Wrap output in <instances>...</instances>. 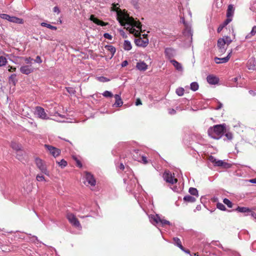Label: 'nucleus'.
I'll list each match as a JSON object with an SVG mask.
<instances>
[{
	"label": "nucleus",
	"mask_w": 256,
	"mask_h": 256,
	"mask_svg": "<svg viewBox=\"0 0 256 256\" xmlns=\"http://www.w3.org/2000/svg\"><path fill=\"white\" fill-rule=\"evenodd\" d=\"M251 216L256 222V214L254 212H252L251 213Z\"/></svg>",
	"instance_id": "e2e57ef3"
},
{
	"label": "nucleus",
	"mask_w": 256,
	"mask_h": 256,
	"mask_svg": "<svg viewBox=\"0 0 256 256\" xmlns=\"http://www.w3.org/2000/svg\"><path fill=\"white\" fill-rule=\"evenodd\" d=\"M160 222L162 225H166V224L170 225V222L166 220H164V219L160 220Z\"/></svg>",
	"instance_id": "603ef678"
},
{
	"label": "nucleus",
	"mask_w": 256,
	"mask_h": 256,
	"mask_svg": "<svg viewBox=\"0 0 256 256\" xmlns=\"http://www.w3.org/2000/svg\"><path fill=\"white\" fill-rule=\"evenodd\" d=\"M10 147L16 152H20L21 150H22V145L16 142H12L10 145Z\"/></svg>",
	"instance_id": "aec40b11"
},
{
	"label": "nucleus",
	"mask_w": 256,
	"mask_h": 256,
	"mask_svg": "<svg viewBox=\"0 0 256 256\" xmlns=\"http://www.w3.org/2000/svg\"><path fill=\"white\" fill-rule=\"evenodd\" d=\"M183 251H184V252H186V253H188V254H190V250H186V249L184 248V250H183Z\"/></svg>",
	"instance_id": "774afa93"
},
{
	"label": "nucleus",
	"mask_w": 256,
	"mask_h": 256,
	"mask_svg": "<svg viewBox=\"0 0 256 256\" xmlns=\"http://www.w3.org/2000/svg\"><path fill=\"white\" fill-rule=\"evenodd\" d=\"M141 104H142V102L140 99V98H138L136 100V105L139 106V105H141Z\"/></svg>",
	"instance_id": "6e6d98bb"
},
{
	"label": "nucleus",
	"mask_w": 256,
	"mask_h": 256,
	"mask_svg": "<svg viewBox=\"0 0 256 256\" xmlns=\"http://www.w3.org/2000/svg\"><path fill=\"white\" fill-rule=\"evenodd\" d=\"M247 66L249 70H254L256 69V60L255 58H252L249 59Z\"/></svg>",
	"instance_id": "f3484780"
},
{
	"label": "nucleus",
	"mask_w": 256,
	"mask_h": 256,
	"mask_svg": "<svg viewBox=\"0 0 256 256\" xmlns=\"http://www.w3.org/2000/svg\"><path fill=\"white\" fill-rule=\"evenodd\" d=\"M136 68L141 71H144L148 68V65L144 62H139L136 64Z\"/></svg>",
	"instance_id": "4be33fe9"
},
{
	"label": "nucleus",
	"mask_w": 256,
	"mask_h": 256,
	"mask_svg": "<svg viewBox=\"0 0 256 256\" xmlns=\"http://www.w3.org/2000/svg\"><path fill=\"white\" fill-rule=\"evenodd\" d=\"M32 59L30 57L29 58H24V61L26 62V64H29L30 62L32 60Z\"/></svg>",
	"instance_id": "052dcab7"
},
{
	"label": "nucleus",
	"mask_w": 256,
	"mask_h": 256,
	"mask_svg": "<svg viewBox=\"0 0 256 256\" xmlns=\"http://www.w3.org/2000/svg\"><path fill=\"white\" fill-rule=\"evenodd\" d=\"M250 182L251 183L256 184V178L250 180Z\"/></svg>",
	"instance_id": "338daca9"
},
{
	"label": "nucleus",
	"mask_w": 256,
	"mask_h": 256,
	"mask_svg": "<svg viewBox=\"0 0 256 256\" xmlns=\"http://www.w3.org/2000/svg\"><path fill=\"white\" fill-rule=\"evenodd\" d=\"M128 64V62L127 60H124L122 63V67H124V66H126Z\"/></svg>",
	"instance_id": "680f3d73"
},
{
	"label": "nucleus",
	"mask_w": 256,
	"mask_h": 256,
	"mask_svg": "<svg viewBox=\"0 0 256 256\" xmlns=\"http://www.w3.org/2000/svg\"><path fill=\"white\" fill-rule=\"evenodd\" d=\"M223 202L224 204L227 205V206L230 208H232V203L228 198H224L223 200Z\"/></svg>",
	"instance_id": "ea45409f"
},
{
	"label": "nucleus",
	"mask_w": 256,
	"mask_h": 256,
	"mask_svg": "<svg viewBox=\"0 0 256 256\" xmlns=\"http://www.w3.org/2000/svg\"><path fill=\"white\" fill-rule=\"evenodd\" d=\"M118 4H112V10L115 11L117 13V19L120 24L121 25L124 24V22H126L127 24H132L136 26L138 28L140 29L142 31V24L139 21H136L134 19L130 16L129 14L127 13V12L124 10L122 11L118 7H117Z\"/></svg>",
	"instance_id": "f257e3e1"
},
{
	"label": "nucleus",
	"mask_w": 256,
	"mask_h": 256,
	"mask_svg": "<svg viewBox=\"0 0 256 256\" xmlns=\"http://www.w3.org/2000/svg\"><path fill=\"white\" fill-rule=\"evenodd\" d=\"M164 53L166 56L168 60H171L174 56V50L172 48H166Z\"/></svg>",
	"instance_id": "a211bd4d"
},
{
	"label": "nucleus",
	"mask_w": 256,
	"mask_h": 256,
	"mask_svg": "<svg viewBox=\"0 0 256 256\" xmlns=\"http://www.w3.org/2000/svg\"><path fill=\"white\" fill-rule=\"evenodd\" d=\"M184 90L182 88H176V92L178 96H182L184 95Z\"/></svg>",
	"instance_id": "4c0bfd02"
},
{
	"label": "nucleus",
	"mask_w": 256,
	"mask_h": 256,
	"mask_svg": "<svg viewBox=\"0 0 256 256\" xmlns=\"http://www.w3.org/2000/svg\"><path fill=\"white\" fill-rule=\"evenodd\" d=\"M44 147L50 152L54 156L56 157L60 154V150L52 146L45 144Z\"/></svg>",
	"instance_id": "0eeeda50"
},
{
	"label": "nucleus",
	"mask_w": 256,
	"mask_h": 256,
	"mask_svg": "<svg viewBox=\"0 0 256 256\" xmlns=\"http://www.w3.org/2000/svg\"><path fill=\"white\" fill-rule=\"evenodd\" d=\"M90 20L92 21L96 24L100 26H106L108 24V22H105L98 18H96L94 14H92L90 16Z\"/></svg>",
	"instance_id": "4468645a"
},
{
	"label": "nucleus",
	"mask_w": 256,
	"mask_h": 256,
	"mask_svg": "<svg viewBox=\"0 0 256 256\" xmlns=\"http://www.w3.org/2000/svg\"><path fill=\"white\" fill-rule=\"evenodd\" d=\"M184 200L186 202H194L196 200L194 197L188 195L184 198Z\"/></svg>",
	"instance_id": "473e14b6"
},
{
	"label": "nucleus",
	"mask_w": 256,
	"mask_h": 256,
	"mask_svg": "<svg viewBox=\"0 0 256 256\" xmlns=\"http://www.w3.org/2000/svg\"><path fill=\"white\" fill-rule=\"evenodd\" d=\"M170 62L173 64L175 68L178 70H182V66L180 63L174 60H171Z\"/></svg>",
	"instance_id": "bb28decb"
},
{
	"label": "nucleus",
	"mask_w": 256,
	"mask_h": 256,
	"mask_svg": "<svg viewBox=\"0 0 256 256\" xmlns=\"http://www.w3.org/2000/svg\"><path fill=\"white\" fill-rule=\"evenodd\" d=\"M185 29L184 31V34L188 36H192V31L191 28L189 27L188 25H186Z\"/></svg>",
	"instance_id": "cd10ccee"
},
{
	"label": "nucleus",
	"mask_w": 256,
	"mask_h": 256,
	"mask_svg": "<svg viewBox=\"0 0 256 256\" xmlns=\"http://www.w3.org/2000/svg\"><path fill=\"white\" fill-rule=\"evenodd\" d=\"M97 80L100 82H106L110 80L104 76H98L96 78Z\"/></svg>",
	"instance_id": "37998d69"
},
{
	"label": "nucleus",
	"mask_w": 256,
	"mask_h": 256,
	"mask_svg": "<svg viewBox=\"0 0 256 256\" xmlns=\"http://www.w3.org/2000/svg\"><path fill=\"white\" fill-rule=\"evenodd\" d=\"M208 160L210 162L213 163L214 165L215 164H216V160H217L214 156H210L208 157Z\"/></svg>",
	"instance_id": "3c124183"
},
{
	"label": "nucleus",
	"mask_w": 256,
	"mask_h": 256,
	"mask_svg": "<svg viewBox=\"0 0 256 256\" xmlns=\"http://www.w3.org/2000/svg\"><path fill=\"white\" fill-rule=\"evenodd\" d=\"M232 20V18L231 17H227V18L224 20L222 24L226 26L228 25L231 21Z\"/></svg>",
	"instance_id": "09e8293b"
},
{
	"label": "nucleus",
	"mask_w": 256,
	"mask_h": 256,
	"mask_svg": "<svg viewBox=\"0 0 256 256\" xmlns=\"http://www.w3.org/2000/svg\"><path fill=\"white\" fill-rule=\"evenodd\" d=\"M35 62H38V63H39V64H40L42 62V60H41V58L40 56H37L36 58V59L35 60Z\"/></svg>",
	"instance_id": "4d7b16f0"
},
{
	"label": "nucleus",
	"mask_w": 256,
	"mask_h": 256,
	"mask_svg": "<svg viewBox=\"0 0 256 256\" xmlns=\"http://www.w3.org/2000/svg\"><path fill=\"white\" fill-rule=\"evenodd\" d=\"M8 70L10 72H15L16 70V68L12 66H8Z\"/></svg>",
	"instance_id": "5fc2aeb1"
},
{
	"label": "nucleus",
	"mask_w": 256,
	"mask_h": 256,
	"mask_svg": "<svg viewBox=\"0 0 256 256\" xmlns=\"http://www.w3.org/2000/svg\"><path fill=\"white\" fill-rule=\"evenodd\" d=\"M41 26H42L46 27V28H48L50 30H57V28L56 26H52L50 24H48L46 22H42Z\"/></svg>",
	"instance_id": "f704fd0d"
},
{
	"label": "nucleus",
	"mask_w": 256,
	"mask_h": 256,
	"mask_svg": "<svg viewBox=\"0 0 256 256\" xmlns=\"http://www.w3.org/2000/svg\"><path fill=\"white\" fill-rule=\"evenodd\" d=\"M35 162L37 168L42 172L48 176L50 175V172L47 169L45 162L40 158H36L35 159Z\"/></svg>",
	"instance_id": "20e7f679"
},
{
	"label": "nucleus",
	"mask_w": 256,
	"mask_h": 256,
	"mask_svg": "<svg viewBox=\"0 0 256 256\" xmlns=\"http://www.w3.org/2000/svg\"><path fill=\"white\" fill-rule=\"evenodd\" d=\"M16 74H12L8 78V82L10 84H12L13 86H15L16 83L17 82V80L16 78Z\"/></svg>",
	"instance_id": "b1692460"
},
{
	"label": "nucleus",
	"mask_w": 256,
	"mask_h": 256,
	"mask_svg": "<svg viewBox=\"0 0 256 256\" xmlns=\"http://www.w3.org/2000/svg\"><path fill=\"white\" fill-rule=\"evenodd\" d=\"M58 166L62 168H64L67 166V162L64 159L62 160L60 162H57Z\"/></svg>",
	"instance_id": "58836bf2"
},
{
	"label": "nucleus",
	"mask_w": 256,
	"mask_h": 256,
	"mask_svg": "<svg viewBox=\"0 0 256 256\" xmlns=\"http://www.w3.org/2000/svg\"><path fill=\"white\" fill-rule=\"evenodd\" d=\"M53 10L54 12H56L58 14L60 12V9L58 6H54V8Z\"/></svg>",
	"instance_id": "13d9d810"
},
{
	"label": "nucleus",
	"mask_w": 256,
	"mask_h": 256,
	"mask_svg": "<svg viewBox=\"0 0 256 256\" xmlns=\"http://www.w3.org/2000/svg\"><path fill=\"white\" fill-rule=\"evenodd\" d=\"M105 48L111 53V58H112L116 52V48L111 45H106L105 46Z\"/></svg>",
	"instance_id": "c85d7f7f"
},
{
	"label": "nucleus",
	"mask_w": 256,
	"mask_h": 256,
	"mask_svg": "<svg viewBox=\"0 0 256 256\" xmlns=\"http://www.w3.org/2000/svg\"><path fill=\"white\" fill-rule=\"evenodd\" d=\"M216 206L217 208L222 210H225L226 209L225 206L222 203L218 202L216 204Z\"/></svg>",
	"instance_id": "de8ad7c7"
},
{
	"label": "nucleus",
	"mask_w": 256,
	"mask_h": 256,
	"mask_svg": "<svg viewBox=\"0 0 256 256\" xmlns=\"http://www.w3.org/2000/svg\"><path fill=\"white\" fill-rule=\"evenodd\" d=\"M124 49L126 50H130L132 49V46L130 41L125 40L124 42Z\"/></svg>",
	"instance_id": "c756f323"
},
{
	"label": "nucleus",
	"mask_w": 256,
	"mask_h": 256,
	"mask_svg": "<svg viewBox=\"0 0 256 256\" xmlns=\"http://www.w3.org/2000/svg\"><path fill=\"white\" fill-rule=\"evenodd\" d=\"M7 62L6 58L3 56H0V66H4Z\"/></svg>",
	"instance_id": "a19ab883"
},
{
	"label": "nucleus",
	"mask_w": 256,
	"mask_h": 256,
	"mask_svg": "<svg viewBox=\"0 0 256 256\" xmlns=\"http://www.w3.org/2000/svg\"><path fill=\"white\" fill-rule=\"evenodd\" d=\"M225 136L228 140H232L233 138V134L231 132H225Z\"/></svg>",
	"instance_id": "c03bdc74"
},
{
	"label": "nucleus",
	"mask_w": 256,
	"mask_h": 256,
	"mask_svg": "<svg viewBox=\"0 0 256 256\" xmlns=\"http://www.w3.org/2000/svg\"><path fill=\"white\" fill-rule=\"evenodd\" d=\"M224 27V26L222 24L219 26V27L218 28L217 31L218 32H220L223 28Z\"/></svg>",
	"instance_id": "bf43d9fd"
},
{
	"label": "nucleus",
	"mask_w": 256,
	"mask_h": 256,
	"mask_svg": "<svg viewBox=\"0 0 256 256\" xmlns=\"http://www.w3.org/2000/svg\"><path fill=\"white\" fill-rule=\"evenodd\" d=\"M102 95L105 97L112 98L113 96L112 94L108 90H106L102 94Z\"/></svg>",
	"instance_id": "a18cd8bd"
},
{
	"label": "nucleus",
	"mask_w": 256,
	"mask_h": 256,
	"mask_svg": "<svg viewBox=\"0 0 256 256\" xmlns=\"http://www.w3.org/2000/svg\"><path fill=\"white\" fill-rule=\"evenodd\" d=\"M10 22L20 24L24 23V20L16 16H11L10 20Z\"/></svg>",
	"instance_id": "a878e982"
},
{
	"label": "nucleus",
	"mask_w": 256,
	"mask_h": 256,
	"mask_svg": "<svg viewBox=\"0 0 256 256\" xmlns=\"http://www.w3.org/2000/svg\"><path fill=\"white\" fill-rule=\"evenodd\" d=\"M20 71L22 74L28 75L34 72V69L31 66H24L20 67Z\"/></svg>",
	"instance_id": "ddd939ff"
},
{
	"label": "nucleus",
	"mask_w": 256,
	"mask_h": 256,
	"mask_svg": "<svg viewBox=\"0 0 256 256\" xmlns=\"http://www.w3.org/2000/svg\"><path fill=\"white\" fill-rule=\"evenodd\" d=\"M0 17L2 19L7 20H8L10 21L11 16L7 14H0Z\"/></svg>",
	"instance_id": "49530a36"
},
{
	"label": "nucleus",
	"mask_w": 256,
	"mask_h": 256,
	"mask_svg": "<svg viewBox=\"0 0 256 256\" xmlns=\"http://www.w3.org/2000/svg\"><path fill=\"white\" fill-rule=\"evenodd\" d=\"M256 34V26H254L252 28L251 32L248 34L246 36V39L250 38L252 36H254Z\"/></svg>",
	"instance_id": "7c9ffc66"
},
{
	"label": "nucleus",
	"mask_w": 256,
	"mask_h": 256,
	"mask_svg": "<svg viewBox=\"0 0 256 256\" xmlns=\"http://www.w3.org/2000/svg\"><path fill=\"white\" fill-rule=\"evenodd\" d=\"M234 12V8L232 4H229L226 11V17H231L233 16Z\"/></svg>",
	"instance_id": "412c9836"
},
{
	"label": "nucleus",
	"mask_w": 256,
	"mask_h": 256,
	"mask_svg": "<svg viewBox=\"0 0 256 256\" xmlns=\"http://www.w3.org/2000/svg\"><path fill=\"white\" fill-rule=\"evenodd\" d=\"M160 220H162L160 217L156 216V218L154 219V220L158 223L160 222Z\"/></svg>",
	"instance_id": "0e129e2a"
},
{
	"label": "nucleus",
	"mask_w": 256,
	"mask_h": 256,
	"mask_svg": "<svg viewBox=\"0 0 256 256\" xmlns=\"http://www.w3.org/2000/svg\"><path fill=\"white\" fill-rule=\"evenodd\" d=\"M214 166H221L223 168H231L232 164H228V162H226L223 160H217Z\"/></svg>",
	"instance_id": "dca6fc26"
},
{
	"label": "nucleus",
	"mask_w": 256,
	"mask_h": 256,
	"mask_svg": "<svg viewBox=\"0 0 256 256\" xmlns=\"http://www.w3.org/2000/svg\"><path fill=\"white\" fill-rule=\"evenodd\" d=\"M173 240L175 244H176L182 250H184V248L182 246L181 241L179 238L176 237L174 238Z\"/></svg>",
	"instance_id": "393cba45"
},
{
	"label": "nucleus",
	"mask_w": 256,
	"mask_h": 256,
	"mask_svg": "<svg viewBox=\"0 0 256 256\" xmlns=\"http://www.w3.org/2000/svg\"><path fill=\"white\" fill-rule=\"evenodd\" d=\"M119 168L122 170H124V164L122 163H121L120 164Z\"/></svg>",
	"instance_id": "69168bd1"
},
{
	"label": "nucleus",
	"mask_w": 256,
	"mask_h": 256,
	"mask_svg": "<svg viewBox=\"0 0 256 256\" xmlns=\"http://www.w3.org/2000/svg\"><path fill=\"white\" fill-rule=\"evenodd\" d=\"M134 42L137 46L146 47L148 44V38H145L143 40L141 38H139L136 39Z\"/></svg>",
	"instance_id": "9d476101"
},
{
	"label": "nucleus",
	"mask_w": 256,
	"mask_h": 256,
	"mask_svg": "<svg viewBox=\"0 0 256 256\" xmlns=\"http://www.w3.org/2000/svg\"><path fill=\"white\" fill-rule=\"evenodd\" d=\"M232 53V50H230V52L228 53V55L224 58H218L217 57H216L214 58V62L216 64H222V63H226L228 61V60L230 58L231 54Z\"/></svg>",
	"instance_id": "f8f14e48"
},
{
	"label": "nucleus",
	"mask_w": 256,
	"mask_h": 256,
	"mask_svg": "<svg viewBox=\"0 0 256 256\" xmlns=\"http://www.w3.org/2000/svg\"><path fill=\"white\" fill-rule=\"evenodd\" d=\"M66 218L69 222L74 226L76 228H81L80 224L76 218V216L72 213H68L66 215Z\"/></svg>",
	"instance_id": "423d86ee"
},
{
	"label": "nucleus",
	"mask_w": 256,
	"mask_h": 256,
	"mask_svg": "<svg viewBox=\"0 0 256 256\" xmlns=\"http://www.w3.org/2000/svg\"><path fill=\"white\" fill-rule=\"evenodd\" d=\"M208 82L211 84H215L218 83V78L216 76L213 75H209L206 78Z\"/></svg>",
	"instance_id": "6ab92c4d"
},
{
	"label": "nucleus",
	"mask_w": 256,
	"mask_h": 256,
	"mask_svg": "<svg viewBox=\"0 0 256 256\" xmlns=\"http://www.w3.org/2000/svg\"><path fill=\"white\" fill-rule=\"evenodd\" d=\"M16 158L20 160H22L23 159H24V152L22 151V150H20V152H16Z\"/></svg>",
	"instance_id": "c9c22d12"
},
{
	"label": "nucleus",
	"mask_w": 256,
	"mask_h": 256,
	"mask_svg": "<svg viewBox=\"0 0 256 256\" xmlns=\"http://www.w3.org/2000/svg\"><path fill=\"white\" fill-rule=\"evenodd\" d=\"M104 38L108 39V40H112V36L108 33H105L104 34Z\"/></svg>",
	"instance_id": "864d4df0"
},
{
	"label": "nucleus",
	"mask_w": 256,
	"mask_h": 256,
	"mask_svg": "<svg viewBox=\"0 0 256 256\" xmlns=\"http://www.w3.org/2000/svg\"><path fill=\"white\" fill-rule=\"evenodd\" d=\"M73 159L76 161V166L81 168L82 166L81 162L75 156H72Z\"/></svg>",
	"instance_id": "79ce46f5"
},
{
	"label": "nucleus",
	"mask_w": 256,
	"mask_h": 256,
	"mask_svg": "<svg viewBox=\"0 0 256 256\" xmlns=\"http://www.w3.org/2000/svg\"><path fill=\"white\" fill-rule=\"evenodd\" d=\"M171 172L168 170H166L163 174V178L164 180L170 184H174L177 182L178 180L174 177Z\"/></svg>",
	"instance_id": "39448f33"
},
{
	"label": "nucleus",
	"mask_w": 256,
	"mask_h": 256,
	"mask_svg": "<svg viewBox=\"0 0 256 256\" xmlns=\"http://www.w3.org/2000/svg\"><path fill=\"white\" fill-rule=\"evenodd\" d=\"M114 97L116 99V102L114 105L118 107L122 106L123 104V102L120 98V96L118 94H115Z\"/></svg>",
	"instance_id": "5701e85b"
},
{
	"label": "nucleus",
	"mask_w": 256,
	"mask_h": 256,
	"mask_svg": "<svg viewBox=\"0 0 256 256\" xmlns=\"http://www.w3.org/2000/svg\"><path fill=\"white\" fill-rule=\"evenodd\" d=\"M84 174L86 180L88 184L92 186H94L96 184V181L94 176L91 173L88 172H85Z\"/></svg>",
	"instance_id": "6e6552de"
},
{
	"label": "nucleus",
	"mask_w": 256,
	"mask_h": 256,
	"mask_svg": "<svg viewBox=\"0 0 256 256\" xmlns=\"http://www.w3.org/2000/svg\"><path fill=\"white\" fill-rule=\"evenodd\" d=\"M198 87V84L196 82H193L190 84V89L193 91L197 90Z\"/></svg>",
	"instance_id": "e433bc0d"
},
{
	"label": "nucleus",
	"mask_w": 256,
	"mask_h": 256,
	"mask_svg": "<svg viewBox=\"0 0 256 256\" xmlns=\"http://www.w3.org/2000/svg\"><path fill=\"white\" fill-rule=\"evenodd\" d=\"M236 210L238 212H251L250 210L248 208L240 207V206H238L236 209Z\"/></svg>",
	"instance_id": "2f4dec72"
},
{
	"label": "nucleus",
	"mask_w": 256,
	"mask_h": 256,
	"mask_svg": "<svg viewBox=\"0 0 256 256\" xmlns=\"http://www.w3.org/2000/svg\"><path fill=\"white\" fill-rule=\"evenodd\" d=\"M138 150H134V152L135 154H133V158L135 160H137L138 162H141L144 164H148V160L146 157L144 156H142L141 160H140L139 158L138 157Z\"/></svg>",
	"instance_id": "2eb2a0df"
},
{
	"label": "nucleus",
	"mask_w": 256,
	"mask_h": 256,
	"mask_svg": "<svg viewBox=\"0 0 256 256\" xmlns=\"http://www.w3.org/2000/svg\"><path fill=\"white\" fill-rule=\"evenodd\" d=\"M126 24L130 26L129 27H128L126 28V29L129 30L130 33L134 34L136 37H138L140 36V32H139L138 30H136L135 28H134V27L137 28L136 26H133L129 24H127L126 22H124V26H126Z\"/></svg>",
	"instance_id": "9b49d317"
},
{
	"label": "nucleus",
	"mask_w": 256,
	"mask_h": 256,
	"mask_svg": "<svg viewBox=\"0 0 256 256\" xmlns=\"http://www.w3.org/2000/svg\"><path fill=\"white\" fill-rule=\"evenodd\" d=\"M36 112L38 116L43 120H47L48 118L45 112L44 108L40 106H36Z\"/></svg>",
	"instance_id": "1a4fd4ad"
},
{
	"label": "nucleus",
	"mask_w": 256,
	"mask_h": 256,
	"mask_svg": "<svg viewBox=\"0 0 256 256\" xmlns=\"http://www.w3.org/2000/svg\"><path fill=\"white\" fill-rule=\"evenodd\" d=\"M188 192L192 196H196V197L198 196V191L196 188H189Z\"/></svg>",
	"instance_id": "72a5a7b5"
},
{
	"label": "nucleus",
	"mask_w": 256,
	"mask_h": 256,
	"mask_svg": "<svg viewBox=\"0 0 256 256\" xmlns=\"http://www.w3.org/2000/svg\"><path fill=\"white\" fill-rule=\"evenodd\" d=\"M36 179L38 182H42L45 180L44 177L42 175L38 174L36 177Z\"/></svg>",
	"instance_id": "8fccbe9b"
},
{
	"label": "nucleus",
	"mask_w": 256,
	"mask_h": 256,
	"mask_svg": "<svg viewBox=\"0 0 256 256\" xmlns=\"http://www.w3.org/2000/svg\"><path fill=\"white\" fill-rule=\"evenodd\" d=\"M226 130L225 124H216L208 129V134L212 138L218 140L222 137L224 133L226 132Z\"/></svg>",
	"instance_id": "f03ea898"
},
{
	"label": "nucleus",
	"mask_w": 256,
	"mask_h": 256,
	"mask_svg": "<svg viewBox=\"0 0 256 256\" xmlns=\"http://www.w3.org/2000/svg\"><path fill=\"white\" fill-rule=\"evenodd\" d=\"M232 42V40L230 36H224L220 38L218 40L217 46L218 52L220 54H224L226 50L227 46Z\"/></svg>",
	"instance_id": "7ed1b4c3"
}]
</instances>
